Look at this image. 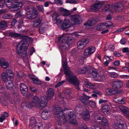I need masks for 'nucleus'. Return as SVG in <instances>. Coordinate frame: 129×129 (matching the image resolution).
<instances>
[{"instance_id":"de8ad7c7","label":"nucleus","mask_w":129,"mask_h":129,"mask_svg":"<svg viewBox=\"0 0 129 129\" xmlns=\"http://www.w3.org/2000/svg\"><path fill=\"white\" fill-rule=\"evenodd\" d=\"M67 3L75 4L78 3L79 2L77 0H67Z\"/></svg>"},{"instance_id":"cd10ccee","label":"nucleus","mask_w":129,"mask_h":129,"mask_svg":"<svg viewBox=\"0 0 129 129\" xmlns=\"http://www.w3.org/2000/svg\"><path fill=\"white\" fill-rule=\"evenodd\" d=\"M54 93V90L52 88H50L48 89L47 91V97L49 100L52 98Z\"/></svg>"},{"instance_id":"4d7b16f0","label":"nucleus","mask_w":129,"mask_h":129,"mask_svg":"<svg viewBox=\"0 0 129 129\" xmlns=\"http://www.w3.org/2000/svg\"><path fill=\"white\" fill-rule=\"evenodd\" d=\"M55 20L56 21V23L57 25L60 24L62 21V20L60 18H57Z\"/></svg>"},{"instance_id":"a878e982","label":"nucleus","mask_w":129,"mask_h":129,"mask_svg":"<svg viewBox=\"0 0 129 129\" xmlns=\"http://www.w3.org/2000/svg\"><path fill=\"white\" fill-rule=\"evenodd\" d=\"M38 123L37 122V120L34 117H32L31 118L30 120L29 124V127L31 129L33 127V126H34L36 125H37Z\"/></svg>"},{"instance_id":"5fc2aeb1","label":"nucleus","mask_w":129,"mask_h":129,"mask_svg":"<svg viewBox=\"0 0 129 129\" xmlns=\"http://www.w3.org/2000/svg\"><path fill=\"white\" fill-rule=\"evenodd\" d=\"M1 96H0V103L3 105L6 106L7 105V103L4 100H1Z\"/></svg>"},{"instance_id":"c03bdc74","label":"nucleus","mask_w":129,"mask_h":129,"mask_svg":"<svg viewBox=\"0 0 129 129\" xmlns=\"http://www.w3.org/2000/svg\"><path fill=\"white\" fill-rule=\"evenodd\" d=\"M1 65L3 68L6 69L9 66V63L5 61L2 63Z\"/></svg>"},{"instance_id":"412c9836","label":"nucleus","mask_w":129,"mask_h":129,"mask_svg":"<svg viewBox=\"0 0 129 129\" xmlns=\"http://www.w3.org/2000/svg\"><path fill=\"white\" fill-rule=\"evenodd\" d=\"M96 23L95 21L93 19H91L88 20L87 22L84 24L86 28L88 29L90 27Z\"/></svg>"},{"instance_id":"7ed1b4c3","label":"nucleus","mask_w":129,"mask_h":129,"mask_svg":"<svg viewBox=\"0 0 129 129\" xmlns=\"http://www.w3.org/2000/svg\"><path fill=\"white\" fill-rule=\"evenodd\" d=\"M57 41L58 43L61 42L60 48L63 51H65L67 48L69 47L72 43L71 40L69 39L67 37L62 36L58 37Z\"/></svg>"},{"instance_id":"69168bd1","label":"nucleus","mask_w":129,"mask_h":129,"mask_svg":"<svg viewBox=\"0 0 129 129\" xmlns=\"http://www.w3.org/2000/svg\"><path fill=\"white\" fill-rule=\"evenodd\" d=\"M106 58V59H108V61H111V60H112L113 59V56H110L108 57L107 56H105V58Z\"/></svg>"},{"instance_id":"f3484780","label":"nucleus","mask_w":129,"mask_h":129,"mask_svg":"<svg viewBox=\"0 0 129 129\" xmlns=\"http://www.w3.org/2000/svg\"><path fill=\"white\" fill-rule=\"evenodd\" d=\"M70 18L72 21H73L75 24L80 23L81 18L78 15H72L70 16Z\"/></svg>"},{"instance_id":"6ab92c4d","label":"nucleus","mask_w":129,"mask_h":129,"mask_svg":"<svg viewBox=\"0 0 129 129\" xmlns=\"http://www.w3.org/2000/svg\"><path fill=\"white\" fill-rule=\"evenodd\" d=\"M83 96H80L79 99L80 101L83 103V104L84 106L87 105L86 101L88 100L90 98V97L87 96L84 93L83 94Z\"/></svg>"},{"instance_id":"4c0bfd02","label":"nucleus","mask_w":129,"mask_h":129,"mask_svg":"<svg viewBox=\"0 0 129 129\" xmlns=\"http://www.w3.org/2000/svg\"><path fill=\"white\" fill-rule=\"evenodd\" d=\"M109 105H107L105 104V112H106V114H107L109 115L111 112V110L109 106L111 105V104L109 103Z\"/></svg>"},{"instance_id":"20e7f679","label":"nucleus","mask_w":129,"mask_h":129,"mask_svg":"<svg viewBox=\"0 0 129 129\" xmlns=\"http://www.w3.org/2000/svg\"><path fill=\"white\" fill-rule=\"evenodd\" d=\"M123 84L120 80L114 81L112 83V88H108L105 90L107 94L110 95L111 93H114L117 92L119 89L123 86Z\"/></svg>"},{"instance_id":"473e14b6","label":"nucleus","mask_w":129,"mask_h":129,"mask_svg":"<svg viewBox=\"0 0 129 129\" xmlns=\"http://www.w3.org/2000/svg\"><path fill=\"white\" fill-rule=\"evenodd\" d=\"M88 74L89 75L92 77H95L97 76L98 73L96 71L93 69H91L88 73Z\"/></svg>"},{"instance_id":"864d4df0","label":"nucleus","mask_w":129,"mask_h":129,"mask_svg":"<svg viewBox=\"0 0 129 129\" xmlns=\"http://www.w3.org/2000/svg\"><path fill=\"white\" fill-rule=\"evenodd\" d=\"M115 46L113 45H111L108 46V49L109 50L112 52L115 50Z\"/></svg>"},{"instance_id":"c756f323","label":"nucleus","mask_w":129,"mask_h":129,"mask_svg":"<svg viewBox=\"0 0 129 129\" xmlns=\"http://www.w3.org/2000/svg\"><path fill=\"white\" fill-rule=\"evenodd\" d=\"M23 4L22 2L20 1V0H15L14 8L19 9L22 6Z\"/></svg>"},{"instance_id":"393cba45","label":"nucleus","mask_w":129,"mask_h":129,"mask_svg":"<svg viewBox=\"0 0 129 129\" xmlns=\"http://www.w3.org/2000/svg\"><path fill=\"white\" fill-rule=\"evenodd\" d=\"M46 124L44 123L39 122L34 126V129H45Z\"/></svg>"},{"instance_id":"f257e3e1","label":"nucleus","mask_w":129,"mask_h":129,"mask_svg":"<svg viewBox=\"0 0 129 129\" xmlns=\"http://www.w3.org/2000/svg\"><path fill=\"white\" fill-rule=\"evenodd\" d=\"M9 36L14 38H20L22 41L18 43L16 46L17 51L20 56L24 57L26 55L27 51L28 46V45H25L28 41V37L26 36L12 32L9 33Z\"/></svg>"},{"instance_id":"13d9d810","label":"nucleus","mask_w":129,"mask_h":129,"mask_svg":"<svg viewBox=\"0 0 129 129\" xmlns=\"http://www.w3.org/2000/svg\"><path fill=\"white\" fill-rule=\"evenodd\" d=\"M52 2L50 1H47L44 2V6L45 7H48L50 4H51Z\"/></svg>"},{"instance_id":"603ef678","label":"nucleus","mask_w":129,"mask_h":129,"mask_svg":"<svg viewBox=\"0 0 129 129\" xmlns=\"http://www.w3.org/2000/svg\"><path fill=\"white\" fill-rule=\"evenodd\" d=\"M111 77L113 78H115L118 76L117 74L115 72H112L110 73Z\"/></svg>"},{"instance_id":"774afa93","label":"nucleus","mask_w":129,"mask_h":129,"mask_svg":"<svg viewBox=\"0 0 129 129\" xmlns=\"http://www.w3.org/2000/svg\"><path fill=\"white\" fill-rule=\"evenodd\" d=\"M120 78L122 79H129V75H122L120 76Z\"/></svg>"},{"instance_id":"4468645a","label":"nucleus","mask_w":129,"mask_h":129,"mask_svg":"<svg viewBox=\"0 0 129 129\" xmlns=\"http://www.w3.org/2000/svg\"><path fill=\"white\" fill-rule=\"evenodd\" d=\"M71 25V22L68 19H64L63 22L61 24L60 28L64 30L70 27Z\"/></svg>"},{"instance_id":"4be33fe9","label":"nucleus","mask_w":129,"mask_h":129,"mask_svg":"<svg viewBox=\"0 0 129 129\" xmlns=\"http://www.w3.org/2000/svg\"><path fill=\"white\" fill-rule=\"evenodd\" d=\"M119 108L124 115L129 119V113L127 112V108L124 106L121 105L119 106Z\"/></svg>"},{"instance_id":"49530a36","label":"nucleus","mask_w":129,"mask_h":129,"mask_svg":"<svg viewBox=\"0 0 129 129\" xmlns=\"http://www.w3.org/2000/svg\"><path fill=\"white\" fill-rule=\"evenodd\" d=\"M122 52L123 53H126V54L129 57V48L128 47H124L122 50Z\"/></svg>"},{"instance_id":"338daca9","label":"nucleus","mask_w":129,"mask_h":129,"mask_svg":"<svg viewBox=\"0 0 129 129\" xmlns=\"http://www.w3.org/2000/svg\"><path fill=\"white\" fill-rule=\"evenodd\" d=\"M113 65L115 66H118L120 64V62L118 60H116L113 63Z\"/></svg>"},{"instance_id":"1a4fd4ad","label":"nucleus","mask_w":129,"mask_h":129,"mask_svg":"<svg viewBox=\"0 0 129 129\" xmlns=\"http://www.w3.org/2000/svg\"><path fill=\"white\" fill-rule=\"evenodd\" d=\"M95 50V47L94 46H90L85 49L83 52L84 56L87 57L90 56Z\"/></svg>"},{"instance_id":"6e6d98bb","label":"nucleus","mask_w":129,"mask_h":129,"mask_svg":"<svg viewBox=\"0 0 129 129\" xmlns=\"http://www.w3.org/2000/svg\"><path fill=\"white\" fill-rule=\"evenodd\" d=\"M126 40L124 38H122L120 41V43L122 45H124L126 42Z\"/></svg>"},{"instance_id":"2eb2a0df","label":"nucleus","mask_w":129,"mask_h":129,"mask_svg":"<svg viewBox=\"0 0 129 129\" xmlns=\"http://www.w3.org/2000/svg\"><path fill=\"white\" fill-rule=\"evenodd\" d=\"M20 90L23 95H26L28 93V88L27 86L23 83H21L20 85Z\"/></svg>"},{"instance_id":"f03ea898","label":"nucleus","mask_w":129,"mask_h":129,"mask_svg":"<svg viewBox=\"0 0 129 129\" xmlns=\"http://www.w3.org/2000/svg\"><path fill=\"white\" fill-rule=\"evenodd\" d=\"M63 67L67 80L70 83L75 86V88L79 90L80 88L79 87V80L76 75L73 74L70 68L67 66L66 61H65L63 62Z\"/></svg>"},{"instance_id":"ddd939ff","label":"nucleus","mask_w":129,"mask_h":129,"mask_svg":"<svg viewBox=\"0 0 129 129\" xmlns=\"http://www.w3.org/2000/svg\"><path fill=\"white\" fill-rule=\"evenodd\" d=\"M89 40L84 39L79 41L77 43V48L78 49H82L84 48L89 43Z\"/></svg>"},{"instance_id":"e433bc0d","label":"nucleus","mask_w":129,"mask_h":129,"mask_svg":"<svg viewBox=\"0 0 129 129\" xmlns=\"http://www.w3.org/2000/svg\"><path fill=\"white\" fill-rule=\"evenodd\" d=\"M32 9L29 6H26L25 7V10L26 11V15L27 18L29 15L31 13Z\"/></svg>"},{"instance_id":"423d86ee","label":"nucleus","mask_w":129,"mask_h":129,"mask_svg":"<svg viewBox=\"0 0 129 129\" xmlns=\"http://www.w3.org/2000/svg\"><path fill=\"white\" fill-rule=\"evenodd\" d=\"M120 5V3H116L113 4L111 7H110L109 4L105 5V12H112L115 10L119 11Z\"/></svg>"},{"instance_id":"f8f14e48","label":"nucleus","mask_w":129,"mask_h":129,"mask_svg":"<svg viewBox=\"0 0 129 129\" xmlns=\"http://www.w3.org/2000/svg\"><path fill=\"white\" fill-rule=\"evenodd\" d=\"M68 116L69 118L70 123L76 125H78L77 121L75 119L76 116L73 111H70L68 115Z\"/></svg>"},{"instance_id":"9b49d317","label":"nucleus","mask_w":129,"mask_h":129,"mask_svg":"<svg viewBox=\"0 0 129 129\" xmlns=\"http://www.w3.org/2000/svg\"><path fill=\"white\" fill-rule=\"evenodd\" d=\"M104 2L100 1L95 3L90 7V10L92 11H97L104 4Z\"/></svg>"},{"instance_id":"dca6fc26","label":"nucleus","mask_w":129,"mask_h":129,"mask_svg":"<svg viewBox=\"0 0 129 129\" xmlns=\"http://www.w3.org/2000/svg\"><path fill=\"white\" fill-rule=\"evenodd\" d=\"M70 18L72 21H73L75 24L80 23L81 18L78 15H72L70 16Z\"/></svg>"},{"instance_id":"6e6552de","label":"nucleus","mask_w":129,"mask_h":129,"mask_svg":"<svg viewBox=\"0 0 129 129\" xmlns=\"http://www.w3.org/2000/svg\"><path fill=\"white\" fill-rule=\"evenodd\" d=\"M115 129H126L127 126L125 123L120 120H116L114 123Z\"/></svg>"},{"instance_id":"f704fd0d","label":"nucleus","mask_w":129,"mask_h":129,"mask_svg":"<svg viewBox=\"0 0 129 129\" xmlns=\"http://www.w3.org/2000/svg\"><path fill=\"white\" fill-rule=\"evenodd\" d=\"M84 84L89 88H93L94 86V85L89 82L86 79L85 80Z\"/></svg>"},{"instance_id":"052dcab7","label":"nucleus","mask_w":129,"mask_h":129,"mask_svg":"<svg viewBox=\"0 0 129 129\" xmlns=\"http://www.w3.org/2000/svg\"><path fill=\"white\" fill-rule=\"evenodd\" d=\"M65 82V81H62L59 82L56 85H55V87L56 88H57L61 86L63 83Z\"/></svg>"},{"instance_id":"7c9ffc66","label":"nucleus","mask_w":129,"mask_h":129,"mask_svg":"<svg viewBox=\"0 0 129 129\" xmlns=\"http://www.w3.org/2000/svg\"><path fill=\"white\" fill-rule=\"evenodd\" d=\"M81 117L84 120H88L90 118V115L88 112H84L81 114Z\"/></svg>"},{"instance_id":"a19ab883","label":"nucleus","mask_w":129,"mask_h":129,"mask_svg":"<svg viewBox=\"0 0 129 129\" xmlns=\"http://www.w3.org/2000/svg\"><path fill=\"white\" fill-rule=\"evenodd\" d=\"M2 17L4 19H9L11 18L12 16L10 14H5L3 15Z\"/></svg>"},{"instance_id":"bb28decb","label":"nucleus","mask_w":129,"mask_h":129,"mask_svg":"<svg viewBox=\"0 0 129 129\" xmlns=\"http://www.w3.org/2000/svg\"><path fill=\"white\" fill-rule=\"evenodd\" d=\"M42 24V20L38 18L34 20L33 22V26L38 27L41 26Z\"/></svg>"},{"instance_id":"a18cd8bd","label":"nucleus","mask_w":129,"mask_h":129,"mask_svg":"<svg viewBox=\"0 0 129 129\" xmlns=\"http://www.w3.org/2000/svg\"><path fill=\"white\" fill-rule=\"evenodd\" d=\"M89 105L91 108H94L96 107V103L95 102L91 101H89Z\"/></svg>"},{"instance_id":"a211bd4d","label":"nucleus","mask_w":129,"mask_h":129,"mask_svg":"<svg viewBox=\"0 0 129 129\" xmlns=\"http://www.w3.org/2000/svg\"><path fill=\"white\" fill-rule=\"evenodd\" d=\"M38 12L37 10L34 8L31 10V13L28 17V18L29 19H34L38 16Z\"/></svg>"},{"instance_id":"0eeeda50","label":"nucleus","mask_w":129,"mask_h":129,"mask_svg":"<svg viewBox=\"0 0 129 129\" xmlns=\"http://www.w3.org/2000/svg\"><path fill=\"white\" fill-rule=\"evenodd\" d=\"M40 103V99L37 96H35L32 102L29 103L28 105H25L26 108H32L35 107H36L39 105Z\"/></svg>"},{"instance_id":"8fccbe9b","label":"nucleus","mask_w":129,"mask_h":129,"mask_svg":"<svg viewBox=\"0 0 129 129\" xmlns=\"http://www.w3.org/2000/svg\"><path fill=\"white\" fill-rule=\"evenodd\" d=\"M38 10L40 12H43L44 10L43 6L42 5H39L37 7Z\"/></svg>"},{"instance_id":"680f3d73","label":"nucleus","mask_w":129,"mask_h":129,"mask_svg":"<svg viewBox=\"0 0 129 129\" xmlns=\"http://www.w3.org/2000/svg\"><path fill=\"white\" fill-rule=\"evenodd\" d=\"M113 55L115 56L119 57L121 56L120 54L118 51H115L113 53Z\"/></svg>"},{"instance_id":"c9c22d12","label":"nucleus","mask_w":129,"mask_h":129,"mask_svg":"<svg viewBox=\"0 0 129 129\" xmlns=\"http://www.w3.org/2000/svg\"><path fill=\"white\" fill-rule=\"evenodd\" d=\"M105 28V24L104 23H100L96 27V29L99 31H102Z\"/></svg>"},{"instance_id":"ea45409f","label":"nucleus","mask_w":129,"mask_h":129,"mask_svg":"<svg viewBox=\"0 0 129 129\" xmlns=\"http://www.w3.org/2000/svg\"><path fill=\"white\" fill-rule=\"evenodd\" d=\"M114 101L115 102L119 104H124L125 103V101L123 99H122L121 100L119 99H117L116 98L114 99Z\"/></svg>"},{"instance_id":"e2e57ef3","label":"nucleus","mask_w":129,"mask_h":129,"mask_svg":"<svg viewBox=\"0 0 129 129\" xmlns=\"http://www.w3.org/2000/svg\"><path fill=\"white\" fill-rule=\"evenodd\" d=\"M39 32L40 34H43L45 31V28L42 27L39 29Z\"/></svg>"},{"instance_id":"09e8293b","label":"nucleus","mask_w":129,"mask_h":129,"mask_svg":"<svg viewBox=\"0 0 129 129\" xmlns=\"http://www.w3.org/2000/svg\"><path fill=\"white\" fill-rule=\"evenodd\" d=\"M32 81L36 84H40L41 83V81L36 78H35Z\"/></svg>"},{"instance_id":"3c124183","label":"nucleus","mask_w":129,"mask_h":129,"mask_svg":"<svg viewBox=\"0 0 129 129\" xmlns=\"http://www.w3.org/2000/svg\"><path fill=\"white\" fill-rule=\"evenodd\" d=\"M24 76V73L21 72H17V77L19 78L20 79L22 78Z\"/></svg>"},{"instance_id":"c85d7f7f","label":"nucleus","mask_w":129,"mask_h":129,"mask_svg":"<svg viewBox=\"0 0 129 129\" xmlns=\"http://www.w3.org/2000/svg\"><path fill=\"white\" fill-rule=\"evenodd\" d=\"M6 87L7 89L8 90L11 89L13 86V83L11 80H9L5 83Z\"/></svg>"},{"instance_id":"58836bf2","label":"nucleus","mask_w":129,"mask_h":129,"mask_svg":"<svg viewBox=\"0 0 129 129\" xmlns=\"http://www.w3.org/2000/svg\"><path fill=\"white\" fill-rule=\"evenodd\" d=\"M8 76L10 78H12L13 76V73L12 71L10 69H8L6 71Z\"/></svg>"},{"instance_id":"72a5a7b5","label":"nucleus","mask_w":129,"mask_h":129,"mask_svg":"<svg viewBox=\"0 0 129 129\" xmlns=\"http://www.w3.org/2000/svg\"><path fill=\"white\" fill-rule=\"evenodd\" d=\"M87 70L86 67H84L82 68H78L77 69L78 73L80 74H85Z\"/></svg>"},{"instance_id":"bf43d9fd","label":"nucleus","mask_w":129,"mask_h":129,"mask_svg":"<svg viewBox=\"0 0 129 129\" xmlns=\"http://www.w3.org/2000/svg\"><path fill=\"white\" fill-rule=\"evenodd\" d=\"M112 24V23L110 21L107 22L105 23V26L106 27H110Z\"/></svg>"},{"instance_id":"aec40b11","label":"nucleus","mask_w":129,"mask_h":129,"mask_svg":"<svg viewBox=\"0 0 129 129\" xmlns=\"http://www.w3.org/2000/svg\"><path fill=\"white\" fill-rule=\"evenodd\" d=\"M15 0H4V3L8 8H14Z\"/></svg>"},{"instance_id":"5701e85b","label":"nucleus","mask_w":129,"mask_h":129,"mask_svg":"<svg viewBox=\"0 0 129 129\" xmlns=\"http://www.w3.org/2000/svg\"><path fill=\"white\" fill-rule=\"evenodd\" d=\"M59 10L60 11L62 16H69L71 13L69 11L62 7H60Z\"/></svg>"},{"instance_id":"0e129e2a","label":"nucleus","mask_w":129,"mask_h":129,"mask_svg":"<svg viewBox=\"0 0 129 129\" xmlns=\"http://www.w3.org/2000/svg\"><path fill=\"white\" fill-rule=\"evenodd\" d=\"M92 92L93 93H95L96 94H98L100 95H101L102 94V93L100 91L98 90L93 91Z\"/></svg>"},{"instance_id":"39448f33","label":"nucleus","mask_w":129,"mask_h":129,"mask_svg":"<svg viewBox=\"0 0 129 129\" xmlns=\"http://www.w3.org/2000/svg\"><path fill=\"white\" fill-rule=\"evenodd\" d=\"M53 112L54 114L56 115L57 117L60 119H62L63 121V122L67 123L69 121L67 120L65 115L62 114L63 111L62 109L59 107H56L54 109Z\"/></svg>"},{"instance_id":"79ce46f5","label":"nucleus","mask_w":129,"mask_h":129,"mask_svg":"<svg viewBox=\"0 0 129 129\" xmlns=\"http://www.w3.org/2000/svg\"><path fill=\"white\" fill-rule=\"evenodd\" d=\"M104 119V116L102 114H101L97 118V119L99 120H101V122H102V124L103 126H105V122L103 121Z\"/></svg>"},{"instance_id":"9d476101","label":"nucleus","mask_w":129,"mask_h":129,"mask_svg":"<svg viewBox=\"0 0 129 129\" xmlns=\"http://www.w3.org/2000/svg\"><path fill=\"white\" fill-rule=\"evenodd\" d=\"M41 101L39 109L40 110H42L44 109L47 105L48 100H49L46 96H41Z\"/></svg>"},{"instance_id":"2f4dec72","label":"nucleus","mask_w":129,"mask_h":129,"mask_svg":"<svg viewBox=\"0 0 129 129\" xmlns=\"http://www.w3.org/2000/svg\"><path fill=\"white\" fill-rule=\"evenodd\" d=\"M7 26V22L5 21H3L0 22V29L5 30Z\"/></svg>"},{"instance_id":"b1692460","label":"nucleus","mask_w":129,"mask_h":129,"mask_svg":"<svg viewBox=\"0 0 129 129\" xmlns=\"http://www.w3.org/2000/svg\"><path fill=\"white\" fill-rule=\"evenodd\" d=\"M49 111L47 109L44 110L41 114V117L42 118L45 120H47L49 118Z\"/></svg>"},{"instance_id":"37998d69","label":"nucleus","mask_w":129,"mask_h":129,"mask_svg":"<svg viewBox=\"0 0 129 129\" xmlns=\"http://www.w3.org/2000/svg\"><path fill=\"white\" fill-rule=\"evenodd\" d=\"M51 16L53 20H54L57 19L59 16L58 14L55 12L53 13V14L51 15Z\"/></svg>"}]
</instances>
